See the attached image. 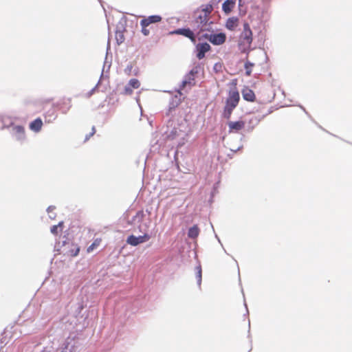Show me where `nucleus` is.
<instances>
[{"label": "nucleus", "instance_id": "obj_1", "mask_svg": "<svg viewBox=\"0 0 352 352\" xmlns=\"http://www.w3.org/2000/svg\"><path fill=\"white\" fill-rule=\"evenodd\" d=\"M213 10L211 4H207L197 9L193 14V19L190 21V26L197 34H200L204 32L210 31V24L209 22L210 15Z\"/></svg>", "mask_w": 352, "mask_h": 352}, {"label": "nucleus", "instance_id": "obj_2", "mask_svg": "<svg viewBox=\"0 0 352 352\" xmlns=\"http://www.w3.org/2000/svg\"><path fill=\"white\" fill-rule=\"evenodd\" d=\"M240 100L239 92L236 88L230 89L226 100L223 109V117L230 119L233 110L237 107Z\"/></svg>", "mask_w": 352, "mask_h": 352}, {"label": "nucleus", "instance_id": "obj_3", "mask_svg": "<svg viewBox=\"0 0 352 352\" xmlns=\"http://www.w3.org/2000/svg\"><path fill=\"white\" fill-rule=\"evenodd\" d=\"M162 18L160 15H151L142 19L140 22L141 26V32L145 36L150 34V30L152 29V25L161 22Z\"/></svg>", "mask_w": 352, "mask_h": 352}, {"label": "nucleus", "instance_id": "obj_4", "mask_svg": "<svg viewBox=\"0 0 352 352\" xmlns=\"http://www.w3.org/2000/svg\"><path fill=\"white\" fill-rule=\"evenodd\" d=\"M60 254L68 257L76 256L79 252V246L71 241H64L60 250Z\"/></svg>", "mask_w": 352, "mask_h": 352}, {"label": "nucleus", "instance_id": "obj_5", "mask_svg": "<svg viewBox=\"0 0 352 352\" xmlns=\"http://www.w3.org/2000/svg\"><path fill=\"white\" fill-rule=\"evenodd\" d=\"M252 32L248 23L243 24V30L240 35V44L250 47L252 42Z\"/></svg>", "mask_w": 352, "mask_h": 352}, {"label": "nucleus", "instance_id": "obj_6", "mask_svg": "<svg viewBox=\"0 0 352 352\" xmlns=\"http://www.w3.org/2000/svg\"><path fill=\"white\" fill-rule=\"evenodd\" d=\"M201 38L207 39L214 45H221L226 41V35L225 33L221 32L218 34H204Z\"/></svg>", "mask_w": 352, "mask_h": 352}, {"label": "nucleus", "instance_id": "obj_7", "mask_svg": "<svg viewBox=\"0 0 352 352\" xmlns=\"http://www.w3.org/2000/svg\"><path fill=\"white\" fill-rule=\"evenodd\" d=\"M151 239V236L148 234L144 235L135 236L133 234L128 236L126 243L132 246L138 245L140 243H145Z\"/></svg>", "mask_w": 352, "mask_h": 352}, {"label": "nucleus", "instance_id": "obj_8", "mask_svg": "<svg viewBox=\"0 0 352 352\" xmlns=\"http://www.w3.org/2000/svg\"><path fill=\"white\" fill-rule=\"evenodd\" d=\"M195 32L193 30H190V28H179L173 31L171 34L182 35L188 38L193 43H195L196 36Z\"/></svg>", "mask_w": 352, "mask_h": 352}, {"label": "nucleus", "instance_id": "obj_9", "mask_svg": "<svg viewBox=\"0 0 352 352\" xmlns=\"http://www.w3.org/2000/svg\"><path fill=\"white\" fill-rule=\"evenodd\" d=\"M140 87V82L136 78L131 79L125 86L123 94L130 96L133 94V89H137Z\"/></svg>", "mask_w": 352, "mask_h": 352}, {"label": "nucleus", "instance_id": "obj_10", "mask_svg": "<svg viewBox=\"0 0 352 352\" xmlns=\"http://www.w3.org/2000/svg\"><path fill=\"white\" fill-rule=\"evenodd\" d=\"M196 50L197 58L201 60L205 57V54L211 50V47L207 43H202L196 45Z\"/></svg>", "mask_w": 352, "mask_h": 352}, {"label": "nucleus", "instance_id": "obj_11", "mask_svg": "<svg viewBox=\"0 0 352 352\" xmlns=\"http://www.w3.org/2000/svg\"><path fill=\"white\" fill-rule=\"evenodd\" d=\"M229 133H239L245 126V122L243 120L228 122Z\"/></svg>", "mask_w": 352, "mask_h": 352}, {"label": "nucleus", "instance_id": "obj_12", "mask_svg": "<svg viewBox=\"0 0 352 352\" xmlns=\"http://www.w3.org/2000/svg\"><path fill=\"white\" fill-rule=\"evenodd\" d=\"M241 94L243 98L248 102H253L256 100V95L254 92L248 87H245L241 90Z\"/></svg>", "mask_w": 352, "mask_h": 352}, {"label": "nucleus", "instance_id": "obj_13", "mask_svg": "<svg viewBox=\"0 0 352 352\" xmlns=\"http://www.w3.org/2000/svg\"><path fill=\"white\" fill-rule=\"evenodd\" d=\"M239 18L236 16H232L227 19L226 22V28L230 31H234L239 26Z\"/></svg>", "mask_w": 352, "mask_h": 352}, {"label": "nucleus", "instance_id": "obj_14", "mask_svg": "<svg viewBox=\"0 0 352 352\" xmlns=\"http://www.w3.org/2000/svg\"><path fill=\"white\" fill-rule=\"evenodd\" d=\"M13 135L19 140H22L25 137V129L22 126H14L12 127Z\"/></svg>", "mask_w": 352, "mask_h": 352}, {"label": "nucleus", "instance_id": "obj_15", "mask_svg": "<svg viewBox=\"0 0 352 352\" xmlns=\"http://www.w3.org/2000/svg\"><path fill=\"white\" fill-rule=\"evenodd\" d=\"M236 0H226L222 5V10L226 14H229L234 8Z\"/></svg>", "mask_w": 352, "mask_h": 352}, {"label": "nucleus", "instance_id": "obj_16", "mask_svg": "<svg viewBox=\"0 0 352 352\" xmlns=\"http://www.w3.org/2000/svg\"><path fill=\"white\" fill-rule=\"evenodd\" d=\"M43 126V121L41 118H36L30 124V129L34 131L38 132L41 131Z\"/></svg>", "mask_w": 352, "mask_h": 352}, {"label": "nucleus", "instance_id": "obj_17", "mask_svg": "<svg viewBox=\"0 0 352 352\" xmlns=\"http://www.w3.org/2000/svg\"><path fill=\"white\" fill-rule=\"evenodd\" d=\"M199 234V229L197 226H193L188 230V236L189 238L195 239Z\"/></svg>", "mask_w": 352, "mask_h": 352}, {"label": "nucleus", "instance_id": "obj_18", "mask_svg": "<svg viewBox=\"0 0 352 352\" xmlns=\"http://www.w3.org/2000/svg\"><path fill=\"white\" fill-rule=\"evenodd\" d=\"M63 228V222L60 221L58 223V225L53 226L51 228L50 231L53 234L58 235L59 233H60L62 232Z\"/></svg>", "mask_w": 352, "mask_h": 352}, {"label": "nucleus", "instance_id": "obj_19", "mask_svg": "<svg viewBox=\"0 0 352 352\" xmlns=\"http://www.w3.org/2000/svg\"><path fill=\"white\" fill-rule=\"evenodd\" d=\"M101 241H102L101 239H95L94 241L92 243V244L90 245L87 248V253L91 252L94 249L98 248L100 245Z\"/></svg>", "mask_w": 352, "mask_h": 352}, {"label": "nucleus", "instance_id": "obj_20", "mask_svg": "<svg viewBox=\"0 0 352 352\" xmlns=\"http://www.w3.org/2000/svg\"><path fill=\"white\" fill-rule=\"evenodd\" d=\"M254 66V64L246 62L245 64V74L247 76H250L252 74V67Z\"/></svg>", "mask_w": 352, "mask_h": 352}, {"label": "nucleus", "instance_id": "obj_21", "mask_svg": "<svg viewBox=\"0 0 352 352\" xmlns=\"http://www.w3.org/2000/svg\"><path fill=\"white\" fill-rule=\"evenodd\" d=\"M196 270H197L196 278L197 280V283L199 285H200L201 283V266L197 267Z\"/></svg>", "mask_w": 352, "mask_h": 352}, {"label": "nucleus", "instance_id": "obj_22", "mask_svg": "<svg viewBox=\"0 0 352 352\" xmlns=\"http://www.w3.org/2000/svg\"><path fill=\"white\" fill-rule=\"evenodd\" d=\"M192 76H193V72L191 71L190 73L189 80H184L183 82V87H185L187 84H191V80L192 81L194 80V78H192Z\"/></svg>", "mask_w": 352, "mask_h": 352}, {"label": "nucleus", "instance_id": "obj_23", "mask_svg": "<svg viewBox=\"0 0 352 352\" xmlns=\"http://www.w3.org/2000/svg\"><path fill=\"white\" fill-rule=\"evenodd\" d=\"M96 133V129L94 126L92 127V131L85 137V141L88 140L90 137L93 136L94 133Z\"/></svg>", "mask_w": 352, "mask_h": 352}, {"label": "nucleus", "instance_id": "obj_24", "mask_svg": "<svg viewBox=\"0 0 352 352\" xmlns=\"http://www.w3.org/2000/svg\"><path fill=\"white\" fill-rule=\"evenodd\" d=\"M54 209H55L54 206H49L47 210V212L49 214H50L51 212H52L54 211Z\"/></svg>", "mask_w": 352, "mask_h": 352}, {"label": "nucleus", "instance_id": "obj_25", "mask_svg": "<svg viewBox=\"0 0 352 352\" xmlns=\"http://www.w3.org/2000/svg\"><path fill=\"white\" fill-rule=\"evenodd\" d=\"M143 216H144V212L142 210L138 211L136 214V217H142Z\"/></svg>", "mask_w": 352, "mask_h": 352}, {"label": "nucleus", "instance_id": "obj_26", "mask_svg": "<svg viewBox=\"0 0 352 352\" xmlns=\"http://www.w3.org/2000/svg\"><path fill=\"white\" fill-rule=\"evenodd\" d=\"M132 69V66L130 65V66H128L126 69L125 70L126 72L127 71V74L129 75L130 72H131V70Z\"/></svg>", "mask_w": 352, "mask_h": 352}, {"label": "nucleus", "instance_id": "obj_27", "mask_svg": "<svg viewBox=\"0 0 352 352\" xmlns=\"http://www.w3.org/2000/svg\"><path fill=\"white\" fill-rule=\"evenodd\" d=\"M50 217L51 219H54V217H54V214L53 212H51V214H50Z\"/></svg>", "mask_w": 352, "mask_h": 352}, {"label": "nucleus", "instance_id": "obj_28", "mask_svg": "<svg viewBox=\"0 0 352 352\" xmlns=\"http://www.w3.org/2000/svg\"><path fill=\"white\" fill-rule=\"evenodd\" d=\"M218 66H219V67H221V65L215 64V65H214V69H216V67H218Z\"/></svg>", "mask_w": 352, "mask_h": 352}]
</instances>
